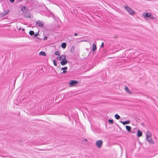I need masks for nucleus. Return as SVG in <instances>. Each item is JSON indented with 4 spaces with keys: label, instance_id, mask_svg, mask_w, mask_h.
<instances>
[{
    "label": "nucleus",
    "instance_id": "nucleus-42",
    "mask_svg": "<svg viewBox=\"0 0 158 158\" xmlns=\"http://www.w3.org/2000/svg\"><path fill=\"white\" fill-rule=\"evenodd\" d=\"M21 27H20L19 28V30H21Z\"/></svg>",
    "mask_w": 158,
    "mask_h": 158
},
{
    "label": "nucleus",
    "instance_id": "nucleus-10",
    "mask_svg": "<svg viewBox=\"0 0 158 158\" xmlns=\"http://www.w3.org/2000/svg\"><path fill=\"white\" fill-rule=\"evenodd\" d=\"M23 16L25 18H31V14L29 13H26L23 15Z\"/></svg>",
    "mask_w": 158,
    "mask_h": 158
},
{
    "label": "nucleus",
    "instance_id": "nucleus-38",
    "mask_svg": "<svg viewBox=\"0 0 158 158\" xmlns=\"http://www.w3.org/2000/svg\"><path fill=\"white\" fill-rule=\"evenodd\" d=\"M22 30L23 31H25V29H24V28H23L22 29Z\"/></svg>",
    "mask_w": 158,
    "mask_h": 158
},
{
    "label": "nucleus",
    "instance_id": "nucleus-28",
    "mask_svg": "<svg viewBox=\"0 0 158 158\" xmlns=\"http://www.w3.org/2000/svg\"><path fill=\"white\" fill-rule=\"evenodd\" d=\"M104 43L103 42H102L101 44V45L100 46V47L101 48H103L104 47Z\"/></svg>",
    "mask_w": 158,
    "mask_h": 158
},
{
    "label": "nucleus",
    "instance_id": "nucleus-36",
    "mask_svg": "<svg viewBox=\"0 0 158 158\" xmlns=\"http://www.w3.org/2000/svg\"><path fill=\"white\" fill-rule=\"evenodd\" d=\"M36 38L39 39V40H40V38L39 37H36Z\"/></svg>",
    "mask_w": 158,
    "mask_h": 158
},
{
    "label": "nucleus",
    "instance_id": "nucleus-30",
    "mask_svg": "<svg viewBox=\"0 0 158 158\" xmlns=\"http://www.w3.org/2000/svg\"><path fill=\"white\" fill-rule=\"evenodd\" d=\"M48 37L47 36H45L44 38V40H47Z\"/></svg>",
    "mask_w": 158,
    "mask_h": 158
},
{
    "label": "nucleus",
    "instance_id": "nucleus-24",
    "mask_svg": "<svg viewBox=\"0 0 158 158\" xmlns=\"http://www.w3.org/2000/svg\"><path fill=\"white\" fill-rule=\"evenodd\" d=\"M55 54L56 55H58V56H59L60 55V53L58 51H56V52H55Z\"/></svg>",
    "mask_w": 158,
    "mask_h": 158
},
{
    "label": "nucleus",
    "instance_id": "nucleus-39",
    "mask_svg": "<svg viewBox=\"0 0 158 158\" xmlns=\"http://www.w3.org/2000/svg\"><path fill=\"white\" fill-rule=\"evenodd\" d=\"M84 140H85L86 141H87V140L86 139H84Z\"/></svg>",
    "mask_w": 158,
    "mask_h": 158
},
{
    "label": "nucleus",
    "instance_id": "nucleus-17",
    "mask_svg": "<svg viewBox=\"0 0 158 158\" xmlns=\"http://www.w3.org/2000/svg\"><path fill=\"white\" fill-rule=\"evenodd\" d=\"M125 91H127V92L129 94H131V91H130L128 88V87L127 86H125Z\"/></svg>",
    "mask_w": 158,
    "mask_h": 158
},
{
    "label": "nucleus",
    "instance_id": "nucleus-26",
    "mask_svg": "<svg viewBox=\"0 0 158 158\" xmlns=\"http://www.w3.org/2000/svg\"><path fill=\"white\" fill-rule=\"evenodd\" d=\"M150 18L152 20L156 19V18L154 17L153 15H151V16H150Z\"/></svg>",
    "mask_w": 158,
    "mask_h": 158
},
{
    "label": "nucleus",
    "instance_id": "nucleus-20",
    "mask_svg": "<svg viewBox=\"0 0 158 158\" xmlns=\"http://www.w3.org/2000/svg\"><path fill=\"white\" fill-rule=\"evenodd\" d=\"M114 117L117 120L119 119L120 118V116L117 114H116L114 115Z\"/></svg>",
    "mask_w": 158,
    "mask_h": 158
},
{
    "label": "nucleus",
    "instance_id": "nucleus-41",
    "mask_svg": "<svg viewBox=\"0 0 158 158\" xmlns=\"http://www.w3.org/2000/svg\"><path fill=\"white\" fill-rule=\"evenodd\" d=\"M123 121H122L121 120H120V122L122 123V122H123Z\"/></svg>",
    "mask_w": 158,
    "mask_h": 158
},
{
    "label": "nucleus",
    "instance_id": "nucleus-43",
    "mask_svg": "<svg viewBox=\"0 0 158 158\" xmlns=\"http://www.w3.org/2000/svg\"><path fill=\"white\" fill-rule=\"evenodd\" d=\"M86 50H88V48H86Z\"/></svg>",
    "mask_w": 158,
    "mask_h": 158
},
{
    "label": "nucleus",
    "instance_id": "nucleus-23",
    "mask_svg": "<svg viewBox=\"0 0 158 158\" xmlns=\"http://www.w3.org/2000/svg\"><path fill=\"white\" fill-rule=\"evenodd\" d=\"M74 48H75L74 46H73L72 47L71 50V53H73V52L74 50Z\"/></svg>",
    "mask_w": 158,
    "mask_h": 158
},
{
    "label": "nucleus",
    "instance_id": "nucleus-37",
    "mask_svg": "<svg viewBox=\"0 0 158 158\" xmlns=\"http://www.w3.org/2000/svg\"><path fill=\"white\" fill-rule=\"evenodd\" d=\"M81 41V42H83V41H87L86 40H82Z\"/></svg>",
    "mask_w": 158,
    "mask_h": 158
},
{
    "label": "nucleus",
    "instance_id": "nucleus-13",
    "mask_svg": "<svg viewBox=\"0 0 158 158\" xmlns=\"http://www.w3.org/2000/svg\"><path fill=\"white\" fill-rule=\"evenodd\" d=\"M39 55L40 56L42 55L44 56H46V54L45 52L44 51H41L39 53Z\"/></svg>",
    "mask_w": 158,
    "mask_h": 158
},
{
    "label": "nucleus",
    "instance_id": "nucleus-40",
    "mask_svg": "<svg viewBox=\"0 0 158 158\" xmlns=\"http://www.w3.org/2000/svg\"><path fill=\"white\" fill-rule=\"evenodd\" d=\"M144 123H142L141 124V125H144Z\"/></svg>",
    "mask_w": 158,
    "mask_h": 158
},
{
    "label": "nucleus",
    "instance_id": "nucleus-34",
    "mask_svg": "<svg viewBox=\"0 0 158 158\" xmlns=\"http://www.w3.org/2000/svg\"><path fill=\"white\" fill-rule=\"evenodd\" d=\"M140 120L138 118L136 120V121L138 122V123H139V121Z\"/></svg>",
    "mask_w": 158,
    "mask_h": 158
},
{
    "label": "nucleus",
    "instance_id": "nucleus-16",
    "mask_svg": "<svg viewBox=\"0 0 158 158\" xmlns=\"http://www.w3.org/2000/svg\"><path fill=\"white\" fill-rule=\"evenodd\" d=\"M67 46V44L66 43H63L61 44V47L63 48H66Z\"/></svg>",
    "mask_w": 158,
    "mask_h": 158
},
{
    "label": "nucleus",
    "instance_id": "nucleus-19",
    "mask_svg": "<svg viewBox=\"0 0 158 158\" xmlns=\"http://www.w3.org/2000/svg\"><path fill=\"white\" fill-rule=\"evenodd\" d=\"M29 34L31 36L34 35L35 33L33 31H30L29 32Z\"/></svg>",
    "mask_w": 158,
    "mask_h": 158
},
{
    "label": "nucleus",
    "instance_id": "nucleus-12",
    "mask_svg": "<svg viewBox=\"0 0 158 158\" xmlns=\"http://www.w3.org/2000/svg\"><path fill=\"white\" fill-rule=\"evenodd\" d=\"M126 130L129 132L131 131V126L126 125Z\"/></svg>",
    "mask_w": 158,
    "mask_h": 158
},
{
    "label": "nucleus",
    "instance_id": "nucleus-35",
    "mask_svg": "<svg viewBox=\"0 0 158 158\" xmlns=\"http://www.w3.org/2000/svg\"><path fill=\"white\" fill-rule=\"evenodd\" d=\"M74 35L75 36H76L78 35V34L77 33H75L74 34Z\"/></svg>",
    "mask_w": 158,
    "mask_h": 158
},
{
    "label": "nucleus",
    "instance_id": "nucleus-4",
    "mask_svg": "<svg viewBox=\"0 0 158 158\" xmlns=\"http://www.w3.org/2000/svg\"><path fill=\"white\" fill-rule=\"evenodd\" d=\"M103 143V142L102 140H98L95 143V145L98 148H100L102 147Z\"/></svg>",
    "mask_w": 158,
    "mask_h": 158
},
{
    "label": "nucleus",
    "instance_id": "nucleus-33",
    "mask_svg": "<svg viewBox=\"0 0 158 158\" xmlns=\"http://www.w3.org/2000/svg\"><path fill=\"white\" fill-rule=\"evenodd\" d=\"M117 125H118V126L119 128V129L120 130H121L122 129L118 125V124H117Z\"/></svg>",
    "mask_w": 158,
    "mask_h": 158
},
{
    "label": "nucleus",
    "instance_id": "nucleus-5",
    "mask_svg": "<svg viewBox=\"0 0 158 158\" xmlns=\"http://www.w3.org/2000/svg\"><path fill=\"white\" fill-rule=\"evenodd\" d=\"M64 57L63 58L62 60L61 61L60 63L62 65H64L68 63V61L66 59V56H63Z\"/></svg>",
    "mask_w": 158,
    "mask_h": 158
},
{
    "label": "nucleus",
    "instance_id": "nucleus-22",
    "mask_svg": "<svg viewBox=\"0 0 158 158\" xmlns=\"http://www.w3.org/2000/svg\"><path fill=\"white\" fill-rule=\"evenodd\" d=\"M53 61L54 65L55 66H56L57 65V64L56 63V60L55 59H53Z\"/></svg>",
    "mask_w": 158,
    "mask_h": 158
},
{
    "label": "nucleus",
    "instance_id": "nucleus-21",
    "mask_svg": "<svg viewBox=\"0 0 158 158\" xmlns=\"http://www.w3.org/2000/svg\"><path fill=\"white\" fill-rule=\"evenodd\" d=\"M108 122L110 124H113L114 123L113 120L112 119H109L108 120Z\"/></svg>",
    "mask_w": 158,
    "mask_h": 158
},
{
    "label": "nucleus",
    "instance_id": "nucleus-3",
    "mask_svg": "<svg viewBox=\"0 0 158 158\" xmlns=\"http://www.w3.org/2000/svg\"><path fill=\"white\" fill-rule=\"evenodd\" d=\"M69 86L73 87L76 86L78 83V82L77 80H71L69 82Z\"/></svg>",
    "mask_w": 158,
    "mask_h": 158
},
{
    "label": "nucleus",
    "instance_id": "nucleus-25",
    "mask_svg": "<svg viewBox=\"0 0 158 158\" xmlns=\"http://www.w3.org/2000/svg\"><path fill=\"white\" fill-rule=\"evenodd\" d=\"M68 69V67H62L61 68V70H66Z\"/></svg>",
    "mask_w": 158,
    "mask_h": 158
},
{
    "label": "nucleus",
    "instance_id": "nucleus-18",
    "mask_svg": "<svg viewBox=\"0 0 158 158\" xmlns=\"http://www.w3.org/2000/svg\"><path fill=\"white\" fill-rule=\"evenodd\" d=\"M130 123L129 120H127L123 122L122 123L123 125H125L126 124H129Z\"/></svg>",
    "mask_w": 158,
    "mask_h": 158
},
{
    "label": "nucleus",
    "instance_id": "nucleus-15",
    "mask_svg": "<svg viewBox=\"0 0 158 158\" xmlns=\"http://www.w3.org/2000/svg\"><path fill=\"white\" fill-rule=\"evenodd\" d=\"M65 56V55H61L59 56V57L57 56L56 58V59L59 60H62V58H63L64 57V56Z\"/></svg>",
    "mask_w": 158,
    "mask_h": 158
},
{
    "label": "nucleus",
    "instance_id": "nucleus-1",
    "mask_svg": "<svg viewBox=\"0 0 158 158\" xmlns=\"http://www.w3.org/2000/svg\"><path fill=\"white\" fill-rule=\"evenodd\" d=\"M152 134L149 131H148L146 134V138L147 141L150 144H153L154 142L153 139L151 138Z\"/></svg>",
    "mask_w": 158,
    "mask_h": 158
},
{
    "label": "nucleus",
    "instance_id": "nucleus-2",
    "mask_svg": "<svg viewBox=\"0 0 158 158\" xmlns=\"http://www.w3.org/2000/svg\"><path fill=\"white\" fill-rule=\"evenodd\" d=\"M124 7L126 10L127 11L129 12L130 15H133L135 14V12L127 5L124 6Z\"/></svg>",
    "mask_w": 158,
    "mask_h": 158
},
{
    "label": "nucleus",
    "instance_id": "nucleus-29",
    "mask_svg": "<svg viewBox=\"0 0 158 158\" xmlns=\"http://www.w3.org/2000/svg\"><path fill=\"white\" fill-rule=\"evenodd\" d=\"M67 72V71L66 70H63L62 72V73H65Z\"/></svg>",
    "mask_w": 158,
    "mask_h": 158
},
{
    "label": "nucleus",
    "instance_id": "nucleus-9",
    "mask_svg": "<svg viewBox=\"0 0 158 158\" xmlns=\"http://www.w3.org/2000/svg\"><path fill=\"white\" fill-rule=\"evenodd\" d=\"M142 135V132L140 130H137V135L138 137H139L141 136Z\"/></svg>",
    "mask_w": 158,
    "mask_h": 158
},
{
    "label": "nucleus",
    "instance_id": "nucleus-7",
    "mask_svg": "<svg viewBox=\"0 0 158 158\" xmlns=\"http://www.w3.org/2000/svg\"><path fill=\"white\" fill-rule=\"evenodd\" d=\"M36 25L40 27H43L44 26V23L40 21H39L36 22Z\"/></svg>",
    "mask_w": 158,
    "mask_h": 158
},
{
    "label": "nucleus",
    "instance_id": "nucleus-11",
    "mask_svg": "<svg viewBox=\"0 0 158 158\" xmlns=\"http://www.w3.org/2000/svg\"><path fill=\"white\" fill-rule=\"evenodd\" d=\"M151 14L150 13H148L147 12H146L145 13H144L143 14V15H144V17L145 18H148L150 17L151 16Z\"/></svg>",
    "mask_w": 158,
    "mask_h": 158
},
{
    "label": "nucleus",
    "instance_id": "nucleus-14",
    "mask_svg": "<svg viewBox=\"0 0 158 158\" xmlns=\"http://www.w3.org/2000/svg\"><path fill=\"white\" fill-rule=\"evenodd\" d=\"M97 49V47L95 44H94L92 45V52L95 51Z\"/></svg>",
    "mask_w": 158,
    "mask_h": 158
},
{
    "label": "nucleus",
    "instance_id": "nucleus-32",
    "mask_svg": "<svg viewBox=\"0 0 158 158\" xmlns=\"http://www.w3.org/2000/svg\"><path fill=\"white\" fill-rule=\"evenodd\" d=\"M131 132V133H135L136 132L135 131H133V130H132V131H130Z\"/></svg>",
    "mask_w": 158,
    "mask_h": 158
},
{
    "label": "nucleus",
    "instance_id": "nucleus-31",
    "mask_svg": "<svg viewBox=\"0 0 158 158\" xmlns=\"http://www.w3.org/2000/svg\"><path fill=\"white\" fill-rule=\"evenodd\" d=\"M9 1L13 3L14 2L15 0H9Z\"/></svg>",
    "mask_w": 158,
    "mask_h": 158
},
{
    "label": "nucleus",
    "instance_id": "nucleus-6",
    "mask_svg": "<svg viewBox=\"0 0 158 158\" xmlns=\"http://www.w3.org/2000/svg\"><path fill=\"white\" fill-rule=\"evenodd\" d=\"M21 10L23 13H25L27 12L28 10V8H27L25 6H22L21 7Z\"/></svg>",
    "mask_w": 158,
    "mask_h": 158
},
{
    "label": "nucleus",
    "instance_id": "nucleus-27",
    "mask_svg": "<svg viewBox=\"0 0 158 158\" xmlns=\"http://www.w3.org/2000/svg\"><path fill=\"white\" fill-rule=\"evenodd\" d=\"M39 35V31H38V32H36L35 34H34V35L33 37H36L37 36Z\"/></svg>",
    "mask_w": 158,
    "mask_h": 158
},
{
    "label": "nucleus",
    "instance_id": "nucleus-8",
    "mask_svg": "<svg viewBox=\"0 0 158 158\" xmlns=\"http://www.w3.org/2000/svg\"><path fill=\"white\" fill-rule=\"evenodd\" d=\"M9 11V10H5L4 11L3 13H1V17H3L5 16Z\"/></svg>",
    "mask_w": 158,
    "mask_h": 158
}]
</instances>
